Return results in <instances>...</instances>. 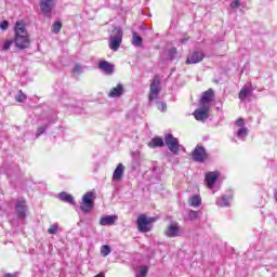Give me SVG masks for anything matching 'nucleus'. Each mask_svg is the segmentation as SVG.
<instances>
[{
  "mask_svg": "<svg viewBox=\"0 0 277 277\" xmlns=\"http://www.w3.org/2000/svg\"><path fill=\"white\" fill-rule=\"evenodd\" d=\"M164 144L168 146L169 150L173 153V155H179L181 151V144L179 143V138L174 137L172 134L164 135Z\"/></svg>",
  "mask_w": 277,
  "mask_h": 277,
  "instance_id": "423d86ee",
  "label": "nucleus"
},
{
  "mask_svg": "<svg viewBox=\"0 0 277 277\" xmlns=\"http://www.w3.org/2000/svg\"><path fill=\"white\" fill-rule=\"evenodd\" d=\"M241 2L239 0H235L234 2L230 3V8H240Z\"/></svg>",
  "mask_w": 277,
  "mask_h": 277,
  "instance_id": "4c0bfd02",
  "label": "nucleus"
},
{
  "mask_svg": "<svg viewBox=\"0 0 277 277\" xmlns=\"http://www.w3.org/2000/svg\"><path fill=\"white\" fill-rule=\"evenodd\" d=\"M166 237H169V239H172L174 237L181 236V226L179 223H171L167 229L164 230Z\"/></svg>",
  "mask_w": 277,
  "mask_h": 277,
  "instance_id": "ddd939ff",
  "label": "nucleus"
},
{
  "mask_svg": "<svg viewBox=\"0 0 277 277\" xmlns=\"http://www.w3.org/2000/svg\"><path fill=\"white\" fill-rule=\"evenodd\" d=\"M45 131H47V126L39 127L37 129V137H40V135H42V133H44Z\"/></svg>",
  "mask_w": 277,
  "mask_h": 277,
  "instance_id": "e433bc0d",
  "label": "nucleus"
},
{
  "mask_svg": "<svg viewBox=\"0 0 277 277\" xmlns=\"http://www.w3.org/2000/svg\"><path fill=\"white\" fill-rule=\"evenodd\" d=\"M245 124H246V120L242 117H239L236 120V127H239L241 129V128H245Z\"/></svg>",
  "mask_w": 277,
  "mask_h": 277,
  "instance_id": "72a5a7b5",
  "label": "nucleus"
},
{
  "mask_svg": "<svg viewBox=\"0 0 277 277\" xmlns=\"http://www.w3.org/2000/svg\"><path fill=\"white\" fill-rule=\"evenodd\" d=\"M124 92V87L122 84H117V87L113 88L108 93L110 98H120Z\"/></svg>",
  "mask_w": 277,
  "mask_h": 277,
  "instance_id": "dca6fc26",
  "label": "nucleus"
},
{
  "mask_svg": "<svg viewBox=\"0 0 277 277\" xmlns=\"http://www.w3.org/2000/svg\"><path fill=\"white\" fill-rule=\"evenodd\" d=\"M57 230H60V226L57 224H53L48 228L49 235H57Z\"/></svg>",
  "mask_w": 277,
  "mask_h": 277,
  "instance_id": "c756f323",
  "label": "nucleus"
},
{
  "mask_svg": "<svg viewBox=\"0 0 277 277\" xmlns=\"http://www.w3.org/2000/svg\"><path fill=\"white\" fill-rule=\"evenodd\" d=\"M169 54L171 55V57H174V55L176 54V48H171L169 50Z\"/></svg>",
  "mask_w": 277,
  "mask_h": 277,
  "instance_id": "58836bf2",
  "label": "nucleus"
},
{
  "mask_svg": "<svg viewBox=\"0 0 277 277\" xmlns=\"http://www.w3.org/2000/svg\"><path fill=\"white\" fill-rule=\"evenodd\" d=\"M3 277H16V274L8 273Z\"/></svg>",
  "mask_w": 277,
  "mask_h": 277,
  "instance_id": "ea45409f",
  "label": "nucleus"
},
{
  "mask_svg": "<svg viewBox=\"0 0 277 277\" xmlns=\"http://www.w3.org/2000/svg\"><path fill=\"white\" fill-rule=\"evenodd\" d=\"M190 157L195 163H205L209 159V154L203 146L197 145L190 153Z\"/></svg>",
  "mask_w": 277,
  "mask_h": 277,
  "instance_id": "39448f33",
  "label": "nucleus"
},
{
  "mask_svg": "<svg viewBox=\"0 0 277 277\" xmlns=\"http://www.w3.org/2000/svg\"><path fill=\"white\" fill-rule=\"evenodd\" d=\"M188 219L192 221L198 220V211L190 210L188 214Z\"/></svg>",
  "mask_w": 277,
  "mask_h": 277,
  "instance_id": "f704fd0d",
  "label": "nucleus"
},
{
  "mask_svg": "<svg viewBox=\"0 0 277 277\" xmlns=\"http://www.w3.org/2000/svg\"><path fill=\"white\" fill-rule=\"evenodd\" d=\"M53 8H55V0H41L40 1V10L43 16L51 18Z\"/></svg>",
  "mask_w": 277,
  "mask_h": 277,
  "instance_id": "9d476101",
  "label": "nucleus"
},
{
  "mask_svg": "<svg viewBox=\"0 0 277 277\" xmlns=\"http://www.w3.org/2000/svg\"><path fill=\"white\" fill-rule=\"evenodd\" d=\"M181 42H182V43H185V42H187V39H186V38H183V39H181Z\"/></svg>",
  "mask_w": 277,
  "mask_h": 277,
  "instance_id": "a19ab883",
  "label": "nucleus"
},
{
  "mask_svg": "<svg viewBox=\"0 0 277 277\" xmlns=\"http://www.w3.org/2000/svg\"><path fill=\"white\" fill-rule=\"evenodd\" d=\"M214 98H215V92L213 91V89H209L205 91L201 95V98L199 100V107L211 108V103H213Z\"/></svg>",
  "mask_w": 277,
  "mask_h": 277,
  "instance_id": "6e6552de",
  "label": "nucleus"
},
{
  "mask_svg": "<svg viewBox=\"0 0 277 277\" xmlns=\"http://www.w3.org/2000/svg\"><path fill=\"white\" fill-rule=\"evenodd\" d=\"M189 205L190 207H200V205H202V198L200 197V195H194L193 197H190L189 200Z\"/></svg>",
  "mask_w": 277,
  "mask_h": 277,
  "instance_id": "5701e85b",
  "label": "nucleus"
},
{
  "mask_svg": "<svg viewBox=\"0 0 277 277\" xmlns=\"http://www.w3.org/2000/svg\"><path fill=\"white\" fill-rule=\"evenodd\" d=\"M13 42L18 51H25V49H29V47H31V37L25 27L24 21L15 23Z\"/></svg>",
  "mask_w": 277,
  "mask_h": 277,
  "instance_id": "f257e3e1",
  "label": "nucleus"
},
{
  "mask_svg": "<svg viewBox=\"0 0 277 277\" xmlns=\"http://www.w3.org/2000/svg\"><path fill=\"white\" fill-rule=\"evenodd\" d=\"M209 111H211V108L208 106H199L195 111L193 113V116L195 120H198L199 122H205L209 118Z\"/></svg>",
  "mask_w": 277,
  "mask_h": 277,
  "instance_id": "9b49d317",
  "label": "nucleus"
},
{
  "mask_svg": "<svg viewBox=\"0 0 277 277\" xmlns=\"http://www.w3.org/2000/svg\"><path fill=\"white\" fill-rule=\"evenodd\" d=\"M94 200H96V193L87 192L82 197V203L80 206L83 213H90L94 209Z\"/></svg>",
  "mask_w": 277,
  "mask_h": 277,
  "instance_id": "20e7f679",
  "label": "nucleus"
},
{
  "mask_svg": "<svg viewBox=\"0 0 277 277\" xmlns=\"http://www.w3.org/2000/svg\"><path fill=\"white\" fill-rule=\"evenodd\" d=\"M12 44H14V39H6L4 40L3 44H2V51H10V49L12 48Z\"/></svg>",
  "mask_w": 277,
  "mask_h": 277,
  "instance_id": "bb28decb",
  "label": "nucleus"
},
{
  "mask_svg": "<svg viewBox=\"0 0 277 277\" xmlns=\"http://www.w3.org/2000/svg\"><path fill=\"white\" fill-rule=\"evenodd\" d=\"M144 39L136 31L132 32V44L133 47H142Z\"/></svg>",
  "mask_w": 277,
  "mask_h": 277,
  "instance_id": "412c9836",
  "label": "nucleus"
},
{
  "mask_svg": "<svg viewBox=\"0 0 277 277\" xmlns=\"http://www.w3.org/2000/svg\"><path fill=\"white\" fill-rule=\"evenodd\" d=\"M205 60V53L201 51H195L188 54L185 64L192 65V64H200Z\"/></svg>",
  "mask_w": 277,
  "mask_h": 277,
  "instance_id": "f8f14e48",
  "label": "nucleus"
},
{
  "mask_svg": "<svg viewBox=\"0 0 277 277\" xmlns=\"http://www.w3.org/2000/svg\"><path fill=\"white\" fill-rule=\"evenodd\" d=\"M250 94H252V89H250L248 87H242L238 94L239 101H246V98H248V96H250Z\"/></svg>",
  "mask_w": 277,
  "mask_h": 277,
  "instance_id": "aec40b11",
  "label": "nucleus"
},
{
  "mask_svg": "<svg viewBox=\"0 0 277 277\" xmlns=\"http://www.w3.org/2000/svg\"><path fill=\"white\" fill-rule=\"evenodd\" d=\"M15 101L17 103H25V101H27V95H25V93H23V90H19L15 96Z\"/></svg>",
  "mask_w": 277,
  "mask_h": 277,
  "instance_id": "393cba45",
  "label": "nucleus"
},
{
  "mask_svg": "<svg viewBox=\"0 0 277 277\" xmlns=\"http://www.w3.org/2000/svg\"><path fill=\"white\" fill-rule=\"evenodd\" d=\"M82 67L80 64H76L72 69L74 75H81Z\"/></svg>",
  "mask_w": 277,
  "mask_h": 277,
  "instance_id": "473e14b6",
  "label": "nucleus"
},
{
  "mask_svg": "<svg viewBox=\"0 0 277 277\" xmlns=\"http://www.w3.org/2000/svg\"><path fill=\"white\" fill-rule=\"evenodd\" d=\"M148 276V266H141L140 274L136 277H146Z\"/></svg>",
  "mask_w": 277,
  "mask_h": 277,
  "instance_id": "7c9ffc66",
  "label": "nucleus"
},
{
  "mask_svg": "<svg viewBox=\"0 0 277 277\" xmlns=\"http://www.w3.org/2000/svg\"><path fill=\"white\" fill-rule=\"evenodd\" d=\"M15 211L17 213V217H19L21 220H25L27 217V201L25 200V198H17Z\"/></svg>",
  "mask_w": 277,
  "mask_h": 277,
  "instance_id": "1a4fd4ad",
  "label": "nucleus"
},
{
  "mask_svg": "<svg viewBox=\"0 0 277 277\" xmlns=\"http://www.w3.org/2000/svg\"><path fill=\"white\" fill-rule=\"evenodd\" d=\"M122 176H124V164L118 163L113 173V181H122Z\"/></svg>",
  "mask_w": 277,
  "mask_h": 277,
  "instance_id": "f3484780",
  "label": "nucleus"
},
{
  "mask_svg": "<svg viewBox=\"0 0 277 277\" xmlns=\"http://www.w3.org/2000/svg\"><path fill=\"white\" fill-rule=\"evenodd\" d=\"M58 198L63 202H69L70 205H72L75 202V198H72L70 194H67L64 192L58 195Z\"/></svg>",
  "mask_w": 277,
  "mask_h": 277,
  "instance_id": "b1692460",
  "label": "nucleus"
},
{
  "mask_svg": "<svg viewBox=\"0 0 277 277\" xmlns=\"http://www.w3.org/2000/svg\"><path fill=\"white\" fill-rule=\"evenodd\" d=\"M100 70H103L105 75H114V64L107 62V61H101L98 63Z\"/></svg>",
  "mask_w": 277,
  "mask_h": 277,
  "instance_id": "2eb2a0df",
  "label": "nucleus"
},
{
  "mask_svg": "<svg viewBox=\"0 0 277 277\" xmlns=\"http://www.w3.org/2000/svg\"><path fill=\"white\" fill-rule=\"evenodd\" d=\"M166 143H163V138L160 136H156L154 138H151V141H149L147 143V146L149 148H161L164 146Z\"/></svg>",
  "mask_w": 277,
  "mask_h": 277,
  "instance_id": "6ab92c4d",
  "label": "nucleus"
},
{
  "mask_svg": "<svg viewBox=\"0 0 277 277\" xmlns=\"http://www.w3.org/2000/svg\"><path fill=\"white\" fill-rule=\"evenodd\" d=\"M220 177V172L217 171H210L206 173L205 181L207 183L208 189H213V185H215V182Z\"/></svg>",
  "mask_w": 277,
  "mask_h": 277,
  "instance_id": "4468645a",
  "label": "nucleus"
},
{
  "mask_svg": "<svg viewBox=\"0 0 277 277\" xmlns=\"http://www.w3.org/2000/svg\"><path fill=\"white\" fill-rule=\"evenodd\" d=\"M120 44H122V30L115 28L113 30V36H110L109 49H111V51H118Z\"/></svg>",
  "mask_w": 277,
  "mask_h": 277,
  "instance_id": "0eeeda50",
  "label": "nucleus"
},
{
  "mask_svg": "<svg viewBox=\"0 0 277 277\" xmlns=\"http://www.w3.org/2000/svg\"><path fill=\"white\" fill-rule=\"evenodd\" d=\"M116 220H118V216L116 215L102 216L100 219V224L101 226H114V224H116Z\"/></svg>",
  "mask_w": 277,
  "mask_h": 277,
  "instance_id": "a211bd4d",
  "label": "nucleus"
},
{
  "mask_svg": "<svg viewBox=\"0 0 277 277\" xmlns=\"http://www.w3.org/2000/svg\"><path fill=\"white\" fill-rule=\"evenodd\" d=\"M9 27H10V22L3 21L2 23H0V29H2V31H5Z\"/></svg>",
  "mask_w": 277,
  "mask_h": 277,
  "instance_id": "c9c22d12",
  "label": "nucleus"
},
{
  "mask_svg": "<svg viewBox=\"0 0 277 277\" xmlns=\"http://www.w3.org/2000/svg\"><path fill=\"white\" fill-rule=\"evenodd\" d=\"M160 85H161V80L157 75L154 76L151 83L149 85V94H148L149 104H151L153 101H157V98H159V94L161 92Z\"/></svg>",
  "mask_w": 277,
  "mask_h": 277,
  "instance_id": "7ed1b4c3",
  "label": "nucleus"
},
{
  "mask_svg": "<svg viewBox=\"0 0 277 277\" xmlns=\"http://www.w3.org/2000/svg\"><path fill=\"white\" fill-rule=\"evenodd\" d=\"M237 137L243 138V137H248V128H239L238 132H237Z\"/></svg>",
  "mask_w": 277,
  "mask_h": 277,
  "instance_id": "c85d7f7f",
  "label": "nucleus"
},
{
  "mask_svg": "<svg viewBox=\"0 0 277 277\" xmlns=\"http://www.w3.org/2000/svg\"><path fill=\"white\" fill-rule=\"evenodd\" d=\"M158 110L162 113L168 111V104L164 102H158Z\"/></svg>",
  "mask_w": 277,
  "mask_h": 277,
  "instance_id": "2f4dec72",
  "label": "nucleus"
},
{
  "mask_svg": "<svg viewBox=\"0 0 277 277\" xmlns=\"http://www.w3.org/2000/svg\"><path fill=\"white\" fill-rule=\"evenodd\" d=\"M216 205H217V207H221V208L230 207V199L226 196L219 197L216 199Z\"/></svg>",
  "mask_w": 277,
  "mask_h": 277,
  "instance_id": "4be33fe9",
  "label": "nucleus"
},
{
  "mask_svg": "<svg viewBox=\"0 0 277 277\" xmlns=\"http://www.w3.org/2000/svg\"><path fill=\"white\" fill-rule=\"evenodd\" d=\"M60 31H62V22H54L52 25V32L60 34Z\"/></svg>",
  "mask_w": 277,
  "mask_h": 277,
  "instance_id": "cd10ccee",
  "label": "nucleus"
},
{
  "mask_svg": "<svg viewBox=\"0 0 277 277\" xmlns=\"http://www.w3.org/2000/svg\"><path fill=\"white\" fill-rule=\"evenodd\" d=\"M155 222H157V217H148V215L146 214H140L136 220L137 230H140V233H150V230H153V224H155Z\"/></svg>",
  "mask_w": 277,
  "mask_h": 277,
  "instance_id": "f03ea898",
  "label": "nucleus"
},
{
  "mask_svg": "<svg viewBox=\"0 0 277 277\" xmlns=\"http://www.w3.org/2000/svg\"><path fill=\"white\" fill-rule=\"evenodd\" d=\"M100 252L103 256H109L111 254V248L108 245H104L101 247Z\"/></svg>",
  "mask_w": 277,
  "mask_h": 277,
  "instance_id": "a878e982",
  "label": "nucleus"
}]
</instances>
